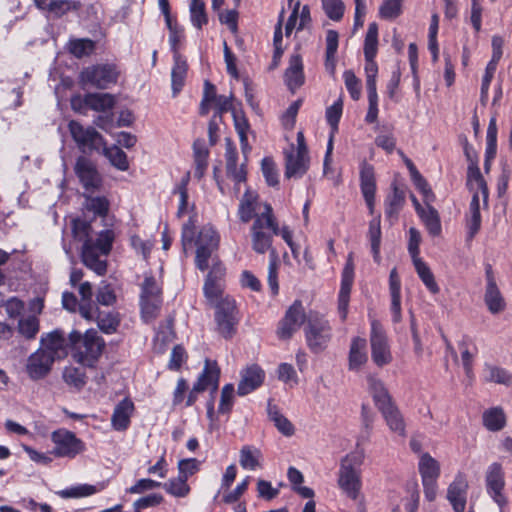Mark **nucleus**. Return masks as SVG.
I'll return each mask as SVG.
<instances>
[{"mask_svg":"<svg viewBox=\"0 0 512 512\" xmlns=\"http://www.w3.org/2000/svg\"><path fill=\"white\" fill-rule=\"evenodd\" d=\"M106 343L95 329H88L85 333L73 330L68 335L67 348L72 358L86 367H94L100 359Z\"/></svg>","mask_w":512,"mask_h":512,"instance_id":"f257e3e1","label":"nucleus"},{"mask_svg":"<svg viewBox=\"0 0 512 512\" xmlns=\"http://www.w3.org/2000/svg\"><path fill=\"white\" fill-rule=\"evenodd\" d=\"M280 227L273 214L271 205L265 203L264 209L255 215L254 222L251 227L252 248L256 253L264 254L276 251L272 247L273 237L279 235Z\"/></svg>","mask_w":512,"mask_h":512,"instance_id":"f03ea898","label":"nucleus"},{"mask_svg":"<svg viewBox=\"0 0 512 512\" xmlns=\"http://www.w3.org/2000/svg\"><path fill=\"white\" fill-rule=\"evenodd\" d=\"M113 241L114 232L112 230L101 231L94 241H88L82 245V263L97 275H104L107 271V263L100 260V256H106L110 253Z\"/></svg>","mask_w":512,"mask_h":512,"instance_id":"7ed1b4c3","label":"nucleus"},{"mask_svg":"<svg viewBox=\"0 0 512 512\" xmlns=\"http://www.w3.org/2000/svg\"><path fill=\"white\" fill-rule=\"evenodd\" d=\"M304 333L308 348L315 354L326 350L332 339V327L329 321L314 311L308 314Z\"/></svg>","mask_w":512,"mask_h":512,"instance_id":"20e7f679","label":"nucleus"},{"mask_svg":"<svg viewBox=\"0 0 512 512\" xmlns=\"http://www.w3.org/2000/svg\"><path fill=\"white\" fill-rule=\"evenodd\" d=\"M362 459L356 454H349L341 461L338 485L351 499L356 500L361 489L360 471Z\"/></svg>","mask_w":512,"mask_h":512,"instance_id":"39448f33","label":"nucleus"},{"mask_svg":"<svg viewBox=\"0 0 512 512\" xmlns=\"http://www.w3.org/2000/svg\"><path fill=\"white\" fill-rule=\"evenodd\" d=\"M162 306V289L153 276L146 275L141 284L140 307L145 322L154 320Z\"/></svg>","mask_w":512,"mask_h":512,"instance_id":"423d86ee","label":"nucleus"},{"mask_svg":"<svg viewBox=\"0 0 512 512\" xmlns=\"http://www.w3.org/2000/svg\"><path fill=\"white\" fill-rule=\"evenodd\" d=\"M215 322L218 333L225 339H231L236 334L239 312L233 298L226 296L217 302Z\"/></svg>","mask_w":512,"mask_h":512,"instance_id":"0eeeda50","label":"nucleus"},{"mask_svg":"<svg viewBox=\"0 0 512 512\" xmlns=\"http://www.w3.org/2000/svg\"><path fill=\"white\" fill-rule=\"evenodd\" d=\"M54 443L52 454L56 457L75 458L85 450L84 442L66 429H58L51 434Z\"/></svg>","mask_w":512,"mask_h":512,"instance_id":"6e6552de","label":"nucleus"},{"mask_svg":"<svg viewBox=\"0 0 512 512\" xmlns=\"http://www.w3.org/2000/svg\"><path fill=\"white\" fill-rule=\"evenodd\" d=\"M370 344L372 360L378 367L391 363L392 354L387 335L382 325L376 320L371 323Z\"/></svg>","mask_w":512,"mask_h":512,"instance_id":"1a4fd4ad","label":"nucleus"},{"mask_svg":"<svg viewBox=\"0 0 512 512\" xmlns=\"http://www.w3.org/2000/svg\"><path fill=\"white\" fill-rule=\"evenodd\" d=\"M68 128L78 148L84 153L99 150L100 147L105 146L102 135L93 127L85 128L78 121L71 120L68 124Z\"/></svg>","mask_w":512,"mask_h":512,"instance_id":"9d476101","label":"nucleus"},{"mask_svg":"<svg viewBox=\"0 0 512 512\" xmlns=\"http://www.w3.org/2000/svg\"><path fill=\"white\" fill-rule=\"evenodd\" d=\"M117 78L116 67L110 64L93 65L81 72L82 83L98 89H106L110 84L115 83Z\"/></svg>","mask_w":512,"mask_h":512,"instance_id":"9b49d317","label":"nucleus"},{"mask_svg":"<svg viewBox=\"0 0 512 512\" xmlns=\"http://www.w3.org/2000/svg\"><path fill=\"white\" fill-rule=\"evenodd\" d=\"M74 171L84 188V193H95L101 190L103 185L102 177L96 165L89 158L84 156L78 157Z\"/></svg>","mask_w":512,"mask_h":512,"instance_id":"f8f14e48","label":"nucleus"},{"mask_svg":"<svg viewBox=\"0 0 512 512\" xmlns=\"http://www.w3.org/2000/svg\"><path fill=\"white\" fill-rule=\"evenodd\" d=\"M219 378L220 368L217 362L206 359L204 369L198 377L197 382L193 385V388L188 395L186 405H193L197 400L198 393L205 391L209 387L212 388V392H216L219 385Z\"/></svg>","mask_w":512,"mask_h":512,"instance_id":"ddd939ff","label":"nucleus"},{"mask_svg":"<svg viewBox=\"0 0 512 512\" xmlns=\"http://www.w3.org/2000/svg\"><path fill=\"white\" fill-rule=\"evenodd\" d=\"M308 315L305 314L301 301L296 300L286 311L284 318L280 321L277 330L280 339H290L302 324L307 323Z\"/></svg>","mask_w":512,"mask_h":512,"instance_id":"4468645a","label":"nucleus"},{"mask_svg":"<svg viewBox=\"0 0 512 512\" xmlns=\"http://www.w3.org/2000/svg\"><path fill=\"white\" fill-rule=\"evenodd\" d=\"M54 361L51 352L39 348L28 357L26 372L32 380L43 379L51 371Z\"/></svg>","mask_w":512,"mask_h":512,"instance_id":"2eb2a0df","label":"nucleus"},{"mask_svg":"<svg viewBox=\"0 0 512 512\" xmlns=\"http://www.w3.org/2000/svg\"><path fill=\"white\" fill-rule=\"evenodd\" d=\"M354 281L353 253H349L342 272L341 288L338 297V311L343 321L347 318L350 292Z\"/></svg>","mask_w":512,"mask_h":512,"instance_id":"dca6fc26","label":"nucleus"},{"mask_svg":"<svg viewBox=\"0 0 512 512\" xmlns=\"http://www.w3.org/2000/svg\"><path fill=\"white\" fill-rule=\"evenodd\" d=\"M486 486L488 494L499 505L500 512H503L502 509L507 504V498L503 494L505 482L500 464L494 463L490 466L486 475Z\"/></svg>","mask_w":512,"mask_h":512,"instance_id":"f3484780","label":"nucleus"},{"mask_svg":"<svg viewBox=\"0 0 512 512\" xmlns=\"http://www.w3.org/2000/svg\"><path fill=\"white\" fill-rule=\"evenodd\" d=\"M285 155V177L300 178L309 169V156L295 152L294 145L284 152Z\"/></svg>","mask_w":512,"mask_h":512,"instance_id":"a211bd4d","label":"nucleus"},{"mask_svg":"<svg viewBox=\"0 0 512 512\" xmlns=\"http://www.w3.org/2000/svg\"><path fill=\"white\" fill-rule=\"evenodd\" d=\"M360 186L369 211L373 214L376 191L375 174L373 166L365 161L361 164Z\"/></svg>","mask_w":512,"mask_h":512,"instance_id":"6ab92c4d","label":"nucleus"},{"mask_svg":"<svg viewBox=\"0 0 512 512\" xmlns=\"http://www.w3.org/2000/svg\"><path fill=\"white\" fill-rule=\"evenodd\" d=\"M264 377V371L256 364L244 369L237 388L238 395L245 396L257 389L263 383Z\"/></svg>","mask_w":512,"mask_h":512,"instance_id":"aec40b11","label":"nucleus"},{"mask_svg":"<svg viewBox=\"0 0 512 512\" xmlns=\"http://www.w3.org/2000/svg\"><path fill=\"white\" fill-rule=\"evenodd\" d=\"M284 80L292 93L304 84L303 63L299 54H294L290 57L289 66L284 73Z\"/></svg>","mask_w":512,"mask_h":512,"instance_id":"412c9836","label":"nucleus"},{"mask_svg":"<svg viewBox=\"0 0 512 512\" xmlns=\"http://www.w3.org/2000/svg\"><path fill=\"white\" fill-rule=\"evenodd\" d=\"M368 361L367 342L365 338L354 337L350 343L348 354V369L359 371Z\"/></svg>","mask_w":512,"mask_h":512,"instance_id":"4be33fe9","label":"nucleus"},{"mask_svg":"<svg viewBox=\"0 0 512 512\" xmlns=\"http://www.w3.org/2000/svg\"><path fill=\"white\" fill-rule=\"evenodd\" d=\"M226 151H225V160H226V172L227 175L232 177L236 183H241L246 181V170L245 165L242 164L240 167L237 166L238 153L236 147L230 138H226Z\"/></svg>","mask_w":512,"mask_h":512,"instance_id":"5701e85b","label":"nucleus"},{"mask_svg":"<svg viewBox=\"0 0 512 512\" xmlns=\"http://www.w3.org/2000/svg\"><path fill=\"white\" fill-rule=\"evenodd\" d=\"M468 484L462 475H458L450 484L447 491V499L455 512H464L466 506V491Z\"/></svg>","mask_w":512,"mask_h":512,"instance_id":"b1692460","label":"nucleus"},{"mask_svg":"<svg viewBox=\"0 0 512 512\" xmlns=\"http://www.w3.org/2000/svg\"><path fill=\"white\" fill-rule=\"evenodd\" d=\"M134 403L129 398L121 400L114 408L111 423L115 430L124 431L130 425V418L134 412Z\"/></svg>","mask_w":512,"mask_h":512,"instance_id":"393cba45","label":"nucleus"},{"mask_svg":"<svg viewBox=\"0 0 512 512\" xmlns=\"http://www.w3.org/2000/svg\"><path fill=\"white\" fill-rule=\"evenodd\" d=\"M83 103L93 111L106 112L114 108L116 100L109 93H87L83 97Z\"/></svg>","mask_w":512,"mask_h":512,"instance_id":"a878e982","label":"nucleus"},{"mask_svg":"<svg viewBox=\"0 0 512 512\" xmlns=\"http://www.w3.org/2000/svg\"><path fill=\"white\" fill-rule=\"evenodd\" d=\"M379 410L385 418L389 428L393 432L398 433L400 436L404 437L406 435L405 422L395 404L392 402L389 405L383 406Z\"/></svg>","mask_w":512,"mask_h":512,"instance_id":"bb28decb","label":"nucleus"},{"mask_svg":"<svg viewBox=\"0 0 512 512\" xmlns=\"http://www.w3.org/2000/svg\"><path fill=\"white\" fill-rule=\"evenodd\" d=\"M369 391L372 394L375 405L378 409L392 403V398L384 386V383L374 375L367 376Z\"/></svg>","mask_w":512,"mask_h":512,"instance_id":"cd10ccee","label":"nucleus"},{"mask_svg":"<svg viewBox=\"0 0 512 512\" xmlns=\"http://www.w3.org/2000/svg\"><path fill=\"white\" fill-rule=\"evenodd\" d=\"M40 342V348L51 352L53 358L55 359L57 356H59L60 352H63L65 348H67L68 338L66 339L60 330H54L48 333L45 337L42 336Z\"/></svg>","mask_w":512,"mask_h":512,"instance_id":"c85d7f7f","label":"nucleus"},{"mask_svg":"<svg viewBox=\"0 0 512 512\" xmlns=\"http://www.w3.org/2000/svg\"><path fill=\"white\" fill-rule=\"evenodd\" d=\"M171 72V86L173 96H176L183 88L188 72V64L183 57H176Z\"/></svg>","mask_w":512,"mask_h":512,"instance_id":"c756f323","label":"nucleus"},{"mask_svg":"<svg viewBox=\"0 0 512 512\" xmlns=\"http://www.w3.org/2000/svg\"><path fill=\"white\" fill-rule=\"evenodd\" d=\"M93 193H83L84 209L92 212L95 217L107 216L110 208V202L105 196H92Z\"/></svg>","mask_w":512,"mask_h":512,"instance_id":"7c9ffc66","label":"nucleus"},{"mask_svg":"<svg viewBox=\"0 0 512 512\" xmlns=\"http://www.w3.org/2000/svg\"><path fill=\"white\" fill-rule=\"evenodd\" d=\"M484 301L487 305L488 310L492 314H498L505 310L506 308V302L505 299L496 285H490L486 286L485 294H484Z\"/></svg>","mask_w":512,"mask_h":512,"instance_id":"2f4dec72","label":"nucleus"},{"mask_svg":"<svg viewBox=\"0 0 512 512\" xmlns=\"http://www.w3.org/2000/svg\"><path fill=\"white\" fill-rule=\"evenodd\" d=\"M392 189V194L385 201V214L389 219L397 218L405 204V192L398 188L396 184L392 185Z\"/></svg>","mask_w":512,"mask_h":512,"instance_id":"473e14b6","label":"nucleus"},{"mask_svg":"<svg viewBox=\"0 0 512 512\" xmlns=\"http://www.w3.org/2000/svg\"><path fill=\"white\" fill-rule=\"evenodd\" d=\"M105 487V482L98 483L97 485L82 484L71 487L69 489L61 490L58 492V494L65 499L87 497L102 491Z\"/></svg>","mask_w":512,"mask_h":512,"instance_id":"72a5a7b5","label":"nucleus"},{"mask_svg":"<svg viewBox=\"0 0 512 512\" xmlns=\"http://www.w3.org/2000/svg\"><path fill=\"white\" fill-rule=\"evenodd\" d=\"M262 457V453L260 449L245 445L240 450V465L244 469L255 470L261 466L260 459Z\"/></svg>","mask_w":512,"mask_h":512,"instance_id":"f704fd0d","label":"nucleus"},{"mask_svg":"<svg viewBox=\"0 0 512 512\" xmlns=\"http://www.w3.org/2000/svg\"><path fill=\"white\" fill-rule=\"evenodd\" d=\"M368 237L371 242V250L375 262H380V245H381V216L378 215L369 223Z\"/></svg>","mask_w":512,"mask_h":512,"instance_id":"c9c22d12","label":"nucleus"},{"mask_svg":"<svg viewBox=\"0 0 512 512\" xmlns=\"http://www.w3.org/2000/svg\"><path fill=\"white\" fill-rule=\"evenodd\" d=\"M419 472L422 482L437 480L440 473L439 464L429 454L425 453L419 462Z\"/></svg>","mask_w":512,"mask_h":512,"instance_id":"e433bc0d","label":"nucleus"},{"mask_svg":"<svg viewBox=\"0 0 512 512\" xmlns=\"http://www.w3.org/2000/svg\"><path fill=\"white\" fill-rule=\"evenodd\" d=\"M339 35L335 30H328L326 34V58L325 67L330 73H334L335 70V56L338 49Z\"/></svg>","mask_w":512,"mask_h":512,"instance_id":"4c0bfd02","label":"nucleus"},{"mask_svg":"<svg viewBox=\"0 0 512 512\" xmlns=\"http://www.w3.org/2000/svg\"><path fill=\"white\" fill-rule=\"evenodd\" d=\"M268 416L274 422L276 428L285 436H292L294 434L293 424L280 413L276 405L268 403Z\"/></svg>","mask_w":512,"mask_h":512,"instance_id":"58836bf2","label":"nucleus"},{"mask_svg":"<svg viewBox=\"0 0 512 512\" xmlns=\"http://www.w3.org/2000/svg\"><path fill=\"white\" fill-rule=\"evenodd\" d=\"M505 423L506 417L502 408H490L483 413V424L490 431L501 430Z\"/></svg>","mask_w":512,"mask_h":512,"instance_id":"ea45409f","label":"nucleus"},{"mask_svg":"<svg viewBox=\"0 0 512 512\" xmlns=\"http://www.w3.org/2000/svg\"><path fill=\"white\" fill-rule=\"evenodd\" d=\"M413 264L419 278L422 280L424 285L431 293L437 294L439 292V286L435 281L431 269L421 258L413 260Z\"/></svg>","mask_w":512,"mask_h":512,"instance_id":"a19ab883","label":"nucleus"},{"mask_svg":"<svg viewBox=\"0 0 512 512\" xmlns=\"http://www.w3.org/2000/svg\"><path fill=\"white\" fill-rule=\"evenodd\" d=\"M418 215L431 235L438 236L441 233L440 217L438 211L433 206L428 204L427 209H421Z\"/></svg>","mask_w":512,"mask_h":512,"instance_id":"79ce46f5","label":"nucleus"},{"mask_svg":"<svg viewBox=\"0 0 512 512\" xmlns=\"http://www.w3.org/2000/svg\"><path fill=\"white\" fill-rule=\"evenodd\" d=\"M219 235L215 229L210 226H204L200 230L196 239V248L204 247L210 250H218L219 247Z\"/></svg>","mask_w":512,"mask_h":512,"instance_id":"37998d69","label":"nucleus"},{"mask_svg":"<svg viewBox=\"0 0 512 512\" xmlns=\"http://www.w3.org/2000/svg\"><path fill=\"white\" fill-rule=\"evenodd\" d=\"M256 210V196L250 191H246L240 201L238 214L240 220L244 223L249 222L253 217L255 218Z\"/></svg>","mask_w":512,"mask_h":512,"instance_id":"c03bdc74","label":"nucleus"},{"mask_svg":"<svg viewBox=\"0 0 512 512\" xmlns=\"http://www.w3.org/2000/svg\"><path fill=\"white\" fill-rule=\"evenodd\" d=\"M95 50V42L88 38L70 40L68 51L76 58H83L91 55Z\"/></svg>","mask_w":512,"mask_h":512,"instance_id":"a18cd8bd","label":"nucleus"},{"mask_svg":"<svg viewBox=\"0 0 512 512\" xmlns=\"http://www.w3.org/2000/svg\"><path fill=\"white\" fill-rule=\"evenodd\" d=\"M221 95H217L216 87L209 80L204 82L203 97L199 107V113L205 116L209 113L211 105H213Z\"/></svg>","mask_w":512,"mask_h":512,"instance_id":"49530a36","label":"nucleus"},{"mask_svg":"<svg viewBox=\"0 0 512 512\" xmlns=\"http://www.w3.org/2000/svg\"><path fill=\"white\" fill-rule=\"evenodd\" d=\"M378 46V25L373 22L368 26L364 41L365 59L375 58Z\"/></svg>","mask_w":512,"mask_h":512,"instance_id":"de8ad7c7","label":"nucleus"},{"mask_svg":"<svg viewBox=\"0 0 512 512\" xmlns=\"http://www.w3.org/2000/svg\"><path fill=\"white\" fill-rule=\"evenodd\" d=\"M49 3L47 12L57 18L62 17L71 10L78 11L81 8V2L76 0H53Z\"/></svg>","mask_w":512,"mask_h":512,"instance_id":"09e8293b","label":"nucleus"},{"mask_svg":"<svg viewBox=\"0 0 512 512\" xmlns=\"http://www.w3.org/2000/svg\"><path fill=\"white\" fill-rule=\"evenodd\" d=\"M39 328V319L34 315L21 318L18 322V332L28 340L36 337L39 332Z\"/></svg>","mask_w":512,"mask_h":512,"instance_id":"8fccbe9b","label":"nucleus"},{"mask_svg":"<svg viewBox=\"0 0 512 512\" xmlns=\"http://www.w3.org/2000/svg\"><path fill=\"white\" fill-rule=\"evenodd\" d=\"M105 156L109 159L110 163L121 171H126L129 168L126 153L117 146L104 149Z\"/></svg>","mask_w":512,"mask_h":512,"instance_id":"3c124183","label":"nucleus"},{"mask_svg":"<svg viewBox=\"0 0 512 512\" xmlns=\"http://www.w3.org/2000/svg\"><path fill=\"white\" fill-rule=\"evenodd\" d=\"M63 379L66 384L81 389L86 384L85 372L77 367L69 366L63 370Z\"/></svg>","mask_w":512,"mask_h":512,"instance_id":"603ef678","label":"nucleus"},{"mask_svg":"<svg viewBox=\"0 0 512 512\" xmlns=\"http://www.w3.org/2000/svg\"><path fill=\"white\" fill-rule=\"evenodd\" d=\"M162 487L166 490L167 493L175 497H185L190 492V487L187 484V480L180 476L168 480L166 483L162 484Z\"/></svg>","mask_w":512,"mask_h":512,"instance_id":"864d4df0","label":"nucleus"},{"mask_svg":"<svg viewBox=\"0 0 512 512\" xmlns=\"http://www.w3.org/2000/svg\"><path fill=\"white\" fill-rule=\"evenodd\" d=\"M72 232L73 236L76 240L83 242L86 244L88 241H94L91 233L92 226L91 223L81 219H75L72 222Z\"/></svg>","mask_w":512,"mask_h":512,"instance_id":"5fc2aeb1","label":"nucleus"},{"mask_svg":"<svg viewBox=\"0 0 512 512\" xmlns=\"http://www.w3.org/2000/svg\"><path fill=\"white\" fill-rule=\"evenodd\" d=\"M485 368L488 371V376L486 378L488 382L503 384L506 386L511 384L512 375L504 368L493 365H486Z\"/></svg>","mask_w":512,"mask_h":512,"instance_id":"6e6d98bb","label":"nucleus"},{"mask_svg":"<svg viewBox=\"0 0 512 512\" xmlns=\"http://www.w3.org/2000/svg\"><path fill=\"white\" fill-rule=\"evenodd\" d=\"M96 321L98 328L106 334H112L116 332L120 324V320L113 313L102 314L99 312L96 317Z\"/></svg>","mask_w":512,"mask_h":512,"instance_id":"4d7b16f0","label":"nucleus"},{"mask_svg":"<svg viewBox=\"0 0 512 512\" xmlns=\"http://www.w3.org/2000/svg\"><path fill=\"white\" fill-rule=\"evenodd\" d=\"M323 10L327 17L333 21L343 18L345 5L342 0H321Z\"/></svg>","mask_w":512,"mask_h":512,"instance_id":"13d9d810","label":"nucleus"},{"mask_svg":"<svg viewBox=\"0 0 512 512\" xmlns=\"http://www.w3.org/2000/svg\"><path fill=\"white\" fill-rule=\"evenodd\" d=\"M402 13V0H385L379 8V16L392 20Z\"/></svg>","mask_w":512,"mask_h":512,"instance_id":"bf43d9fd","label":"nucleus"},{"mask_svg":"<svg viewBox=\"0 0 512 512\" xmlns=\"http://www.w3.org/2000/svg\"><path fill=\"white\" fill-rule=\"evenodd\" d=\"M468 182L475 181L477 188L481 191L484 200L488 198V187L485 179L483 178L478 163L469 164L467 171Z\"/></svg>","mask_w":512,"mask_h":512,"instance_id":"052dcab7","label":"nucleus"},{"mask_svg":"<svg viewBox=\"0 0 512 512\" xmlns=\"http://www.w3.org/2000/svg\"><path fill=\"white\" fill-rule=\"evenodd\" d=\"M278 253L271 251L270 263L268 267V284L273 295H277L279 291L278 285Z\"/></svg>","mask_w":512,"mask_h":512,"instance_id":"680f3d73","label":"nucleus"},{"mask_svg":"<svg viewBox=\"0 0 512 512\" xmlns=\"http://www.w3.org/2000/svg\"><path fill=\"white\" fill-rule=\"evenodd\" d=\"M345 85L353 100H358L361 95V83L353 71L344 72Z\"/></svg>","mask_w":512,"mask_h":512,"instance_id":"e2e57ef3","label":"nucleus"},{"mask_svg":"<svg viewBox=\"0 0 512 512\" xmlns=\"http://www.w3.org/2000/svg\"><path fill=\"white\" fill-rule=\"evenodd\" d=\"M261 168L266 182L269 186L278 185V174L276 165L271 158H264L261 163Z\"/></svg>","mask_w":512,"mask_h":512,"instance_id":"0e129e2a","label":"nucleus"},{"mask_svg":"<svg viewBox=\"0 0 512 512\" xmlns=\"http://www.w3.org/2000/svg\"><path fill=\"white\" fill-rule=\"evenodd\" d=\"M204 295L211 302L216 303L222 296L223 286L222 282L205 280Z\"/></svg>","mask_w":512,"mask_h":512,"instance_id":"69168bd1","label":"nucleus"},{"mask_svg":"<svg viewBox=\"0 0 512 512\" xmlns=\"http://www.w3.org/2000/svg\"><path fill=\"white\" fill-rule=\"evenodd\" d=\"M200 462L196 458L182 459L178 462L179 476L188 479L199 471Z\"/></svg>","mask_w":512,"mask_h":512,"instance_id":"338daca9","label":"nucleus"},{"mask_svg":"<svg viewBox=\"0 0 512 512\" xmlns=\"http://www.w3.org/2000/svg\"><path fill=\"white\" fill-rule=\"evenodd\" d=\"M190 18L192 24L198 29H201L203 25L207 24L208 17L205 11V3L190 5Z\"/></svg>","mask_w":512,"mask_h":512,"instance_id":"774afa93","label":"nucleus"}]
</instances>
